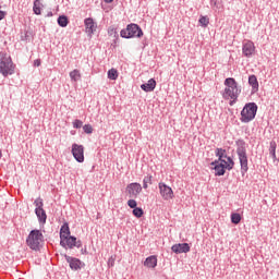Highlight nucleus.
<instances>
[{
  "mask_svg": "<svg viewBox=\"0 0 279 279\" xmlns=\"http://www.w3.org/2000/svg\"><path fill=\"white\" fill-rule=\"evenodd\" d=\"M159 194L165 199V202H169V199H173V189L171 186L167 185L166 183L160 182L158 184Z\"/></svg>",
  "mask_w": 279,
  "mask_h": 279,
  "instance_id": "obj_9",
  "label": "nucleus"
},
{
  "mask_svg": "<svg viewBox=\"0 0 279 279\" xmlns=\"http://www.w3.org/2000/svg\"><path fill=\"white\" fill-rule=\"evenodd\" d=\"M242 53L245 58H252L256 53V46L252 40H247L242 46Z\"/></svg>",
  "mask_w": 279,
  "mask_h": 279,
  "instance_id": "obj_11",
  "label": "nucleus"
},
{
  "mask_svg": "<svg viewBox=\"0 0 279 279\" xmlns=\"http://www.w3.org/2000/svg\"><path fill=\"white\" fill-rule=\"evenodd\" d=\"M36 208H35V215H37V218L39 220V223H47V213L45 211V209L43 208L44 203H43V198H37L34 202Z\"/></svg>",
  "mask_w": 279,
  "mask_h": 279,
  "instance_id": "obj_8",
  "label": "nucleus"
},
{
  "mask_svg": "<svg viewBox=\"0 0 279 279\" xmlns=\"http://www.w3.org/2000/svg\"><path fill=\"white\" fill-rule=\"evenodd\" d=\"M239 159H240V165L244 173L247 171V156L245 155V151L241 150L239 151Z\"/></svg>",
  "mask_w": 279,
  "mask_h": 279,
  "instance_id": "obj_17",
  "label": "nucleus"
},
{
  "mask_svg": "<svg viewBox=\"0 0 279 279\" xmlns=\"http://www.w3.org/2000/svg\"><path fill=\"white\" fill-rule=\"evenodd\" d=\"M85 32L88 34V36H93L95 32H97V24H95V21L90 17L85 19Z\"/></svg>",
  "mask_w": 279,
  "mask_h": 279,
  "instance_id": "obj_14",
  "label": "nucleus"
},
{
  "mask_svg": "<svg viewBox=\"0 0 279 279\" xmlns=\"http://www.w3.org/2000/svg\"><path fill=\"white\" fill-rule=\"evenodd\" d=\"M241 95V87H239V83H236V80L232 77H228L225 80V90L222 92L223 99H231L230 106L236 99H239V96Z\"/></svg>",
  "mask_w": 279,
  "mask_h": 279,
  "instance_id": "obj_2",
  "label": "nucleus"
},
{
  "mask_svg": "<svg viewBox=\"0 0 279 279\" xmlns=\"http://www.w3.org/2000/svg\"><path fill=\"white\" fill-rule=\"evenodd\" d=\"M108 34H109V36L117 37V28H114V26H110L108 28Z\"/></svg>",
  "mask_w": 279,
  "mask_h": 279,
  "instance_id": "obj_34",
  "label": "nucleus"
},
{
  "mask_svg": "<svg viewBox=\"0 0 279 279\" xmlns=\"http://www.w3.org/2000/svg\"><path fill=\"white\" fill-rule=\"evenodd\" d=\"M142 191L143 186L141 183H131L126 186V193L130 197H138Z\"/></svg>",
  "mask_w": 279,
  "mask_h": 279,
  "instance_id": "obj_12",
  "label": "nucleus"
},
{
  "mask_svg": "<svg viewBox=\"0 0 279 279\" xmlns=\"http://www.w3.org/2000/svg\"><path fill=\"white\" fill-rule=\"evenodd\" d=\"M34 66H40V59H36L34 61Z\"/></svg>",
  "mask_w": 279,
  "mask_h": 279,
  "instance_id": "obj_37",
  "label": "nucleus"
},
{
  "mask_svg": "<svg viewBox=\"0 0 279 279\" xmlns=\"http://www.w3.org/2000/svg\"><path fill=\"white\" fill-rule=\"evenodd\" d=\"M122 38H142L143 29L137 24H129L125 29L120 32Z\"/></svg>",
  "mask_w": 279,
  "mask_h": 279,
  "instance_id": "obj_6",
  "label": "nucleus"
},
{
  "mask_svg": "<svg viewBox=\"0 0 279 279\" xmlns=\"http://www.w3.org/2000/svg\"><path fill=\"white\" fill-rule=\"evenodd\" d=\"M0 158H1V153H0Z\"/></svg>",
  "mask_w": 279,
  "mask_h": 279,
  "instance_id": "obj_39",
  "label": "nucleus"
},
{
  "mask_svg": "<svg viewBox=\"0 0 279 279\" xmlns=\"http://www.w3.org/2000/svg\"><path fill=\"white\" fill-rule=\"evenodd\" d=\"M105 1V3H112V1H114V0H104Z\"/></svg>",
  "mask_w": 279,
  "mask_h": 279,
  "instance_id": "obj_38",
  "label": "nucleus"
},
{
  "mask_svg": "<svg viewBox=\"0 0 279 279\" xmlns=\"http://www.w3.org/2000/svg\"><path fill=\"white\" fill-rule=\"evenodd\" d=\"M198 23L202 27H206L210 24V19L208 16L201 15Z\"/></svg>",
  "mask_w": 279,
  "mask_h": 279,
  "instance_id": "obj_21",
  "label": "nucleus"
},
{
  "mask_svg": "<svg viewBox=\"0 0 279 279\" xmlns=\"http://www.w3.org/2000/svg\"><path fill=\"white\" fill-rule=\"evenodd\" d=\"M248 84L250 86H252L253 88H258V78H256V75H251L248 77Z\"/></svg>",
  "mask_w": 279,
  "mask_h": 279,
  "instance_id": "obj_23",
  "label": "nucleus"
},
{
  "mask_svg": "<svg viewBox=\"0 0 279 279\" xmlns=\"http://www.w3.org/2000/svg\"><path fill=\"white\" fill-rule=\"evenodd\" d=\"M171 250L174 254H187V252H191V246L189 243H179L172 245Z\"/></svg>",
  "mask_w": 279,
  "mask_h": 279,
  "instance_id": "obj_13",
  "label": "nucleus"
},
{
  "mask_svg": "<svg viewBox=\"0 0 279 279\" xmlns=\"http://www.w3.org/2000/svg\"><path fill=\"white\" fill-rule=\"evenodd\" d=\"M66 236H71V229L69 228V223H64L60 229V241L65 239Z\"/></svg>",
  "mask_w": 279,
  "mask_h": 279,
  "instance_id": "obj_19",
  "label": "nucleus"
},
{
  "mask_svg": "<svg viewBox=\"0 0 279 279\" xmlns=\"http://www.w3.org/2000/svg\"><path fill=\"white\" fill-rule=\"evenodd\" d=\"M26 244L31 250L38 252V250L45 245V235H43V232L38 229L32 230L26 238Z\"/></svg>",
  "mask_w": 279,
  "mask_h": 279,
  "instance_id": "obj_3",
  "label": "nucleus"
},
{
  "mask_svg": "<svg viewBox=\"0 0 279 279\" xmlns=\"http://www.w3.org/2000/svg\"><path fill=\"white\" fill-rule=\"evenodd\" d=\"M151 180H153L151 174L146 175L143 180V189H148L149 187L148 184H151Z\"/></svg>",
  "mask_w": 279,
  "mask_h": 279,
  "instance_id": "obj_27",
  "label": "nucleus"
},
{
  "mask_svg": "<svg viewBox=\"0 0 279 279\" xmlns=\"http://www.w3.org/2000/svg\"><path fill=\"white\" fill-rule=\"evenodd\" d=\"M71 154L76 162H84V145L72 144Z\"/></svg>",
  "mask_w": 279,
  "mask_h": 279,
  "instance_id": "obj_10",
  "label": "nucleus"
},
{
  "mask_svg": "<svg viewBox=\"0 0 279 279\" xmlns=\"http://www.w3.org/2000/svg\"><path fill=\"white\" fill-rule=\"evenodd\" d=\"M128 206L130 207V208H136V206H138V204L136 203V201L135 199H129L128 201Z\"/></svg>",
  "mask_w": 279,
  "mask_h": 279,
  "instance_id": "obj_35",
  "label": "nucleus"
},
{
  "mask_svg": "<svg viewBox=\"0 0 279 279\" xmlns=\"http://www.w3.org/2000/svg\"><path fill=\"white\" fill-rule=\"evenodd\" d=\"M70 77L72 82H80L82 80V73H80V70H73L70 72Z\"/></svg>",
  "mask_w": 279,
  "mask_h": 279,
  "instance_id": "obj_20",
  "label": "nucleus"
},
{
  "mask_svg": "<svg viewBox=\"0 0 279 279\" xmlns=\"http://www.w3.org/2000/svg\"><path fill=\"white\" fill-rule=\"evenodd\" d=\"M61 247L65 250H73V247H82V241L77 240V238L73 235H68L60 240Z\"/></svg>",
  "mask_w": 279,
  "mask_h": 279,
  "instance_id": "obj_7",
  "label": "nucleus"
},
{
  "mask_svg": "<svg viewBox=\"0 0 279 279\" xmlns=\"http://www.w3.org/2000/svg\"><path fill=\"white\" fill-rule=\"evenodd\" d=\"M7 12L5 11H1L0 10V21H3V19H5V16H7Z\"/></svg>",
  "mask_w": 279,
  "mask_h": 279,
  "instance_id": "obj_36",
  "label": "nucleus"
},
{
  "mask_svg": "<svg viewBox=\"0 0 279 279\" xmlns=\"http://www.w3.org/2000/svg\"><path fill=\"white\" fill-rule=\"evenodd\" d=\"M83 130H84L85 134H93V125H90V124H85L83 126Z\"/></svg>",
  "mask_w": 279,
  "mask_h": 279,
  "instance_id": "obj_31",
  "label": "nucleus"
},
{
  "mask_svg": "<svg viewBox=\"0 0 279 279\" xmlns=\"http://www.w3.org/2000/svg\"><path fill=\"white\" fill-rule=\"evenodd\" d=\"M158 265V258L156 256H149L144 262V266L148 267L149 269H154Z\"/></svg>",
  "mask_w": 279,
  "mask_h": 279,
  "instance_id": "obj_18",
  "label": "nucleus"
},
{
  "mask_svg": "<svg viewBox=\"0 0 279 279\" xmlns=\"http://www.w3.org/2000/svg\"><path fill=\"white\" fill-rule=\"evenodd\" d=\"M65 260L69 263L70 268L73 269V271H77V269H82V260L71 257L69 255H65Z\"/></svg>",
  "mask_w": 279,
  "mask_h": 279,
  "instance_id": "obj_15",
  "label": "nucleus"
},
{
  "mask_svg": "<svg viewBox=\"0 0 279 279\" xmlns=\"http://www.w3.org/2000/svg\"><path fill=\"white\" fill-rule=\"evenodd\" d=\"M119 77V72L117 71V69H110L108 71V78L109 80H117Z\"/></svg>",
  "mask_w": 279,
  "mask_h": 279,
  "instance_id": "obj_24",
  "label": "nucleus"
},
{
  "mask_svg": "<svg viewBox=\"0 0 279 279\" xmlns=\"http://www.w3.org/2000/svg\"><path fill=\"white\" fill-rule=\"evenodd\" d=\"M116 260H117V255H112L111 257H109L108 267H114Z\"/></svg>",
  "mask_w": 279,
  "mask_h": 279,
  "instance_id": "obj_33",
  "label": "nucleus"
},
{
  "mask_svg": "<svg viewBox=\"0 0 279 279\" xmlns=\"http://www.w3.org/2000/svg\"><path fill=\"white\" fill-rule=\"evenodd\" d=\"M257 111H258V106H256V104L254 102L246 104L241 111L242 123H250V121H254Z\"/></svg>",
  "mask_w": 279,
  "mask_h": 279,
  "instance_id": "obj_5",
  "label": "nucleus"
},
{
  "mask_svg": "<svg viewBox=\"0 0 279 279\" xmlns=\"http://www.w3.org/2000/svg\"><path fill=\"white\" fill-rule=\"evenodd\" d=\"M231 223H234L235 226L241 223V214H231Z\"/></svg>",
  "mask_w": 279,
  "mask_h": 279,
  "instance_id": "obj_26",
  "label": "nucleus"
},
{
  "mask_svg": "<svg viewBox=\"0 0 279 279\" xmlns=\"http://www.w3.org/2000/svg\"><path fill=\"white\" fill-rule=\"evenodd\" d=\"M133 215L134 217H136L137 219H141V217H143V215H145V211H143V208L141 207H135L133 209Z\"/></svg>",
  "mask_w": 279,
  "mask_h": 279,
  "instance_id": "obj_25",
  "label": "nucleus"
},
{
  "mask_svg": "<svg viewBox=\"0 0 279 279\" xmlns=\"http://www.w3.org/2000/svg\"><path fill=\"white\" fill-rule=\"evenodd\" d=\"M15 65L12 62V58L8 53H2L0 59V73L8 77V75H13Z\"/></svg>",
  "mask_w": 279,
  "mask_h": 279,
  "instance_id": "obj_4",
  "label": "nucleus"
},
{
  "mask_svg": "<svg viewBox=\"0 0 279 279\" xmlns=\"http://www.w3.org/2000/svg\"><path fill=\"white\" fill-rule=\"evenodd\" d=\"M270 154L274 159H276V142L270 143Z\"/></svg>",
  "mask_w": 279,
  "mask_h": 279,
  "instance_id": "obj_32",
  "label": "nucleus"
},
{
  "mask_svg": "<svg viewBox=\"0 0 279 279\" xmlns=\"http://www.w3.org/2000/svg\"><path fill=\"white\" fill-rule=\"evenodd\" d=\"M34 13L35 14H40V1L36 0L34 2V7H33Z\"/></svg>",
  "mask_w": 279,
  "mask_h": 279,
  "instance_id": "obj_28",
  "label": "nucleus"
},
{
  "mask_svg": "<svg viewBox=\"0 0 279 279\" xmlns=\"http://www.w3.org/2000/svg\"><path fill=\"white\" fill-rule=\"evenodd\" d=\"M58 25H60V27H66V25H69V19L64 15L59 16Z\"/></svg>",
  "mask_w": 279,
  "mask_h": 279,
  "instance_id": "obj_22",
  "label": "nucleus"
},
{
  "mask_svg": "<svg viewBox=\"0 0 279 279\" xmlns=\"http://www.w3.org/2000/svg\"><path fill=\"white\" fill-rule=\"evenodd\" d=\"M221 3H223L222 0H210V4L214 7V8H217L219 10V8H221Z\"/></svg>",
  "mask_w": 279,
  "mask_h": 279,
  "instance_id": "obj_29",
  "label": "nucleus"
},
{
  "mask_svg": "<svg viewBox=\"0 0 279 279\" xmlns=\"http://www.w3.org/2000/svg\"><path fill=\"white\" fill-rule=\"evenodd\" d=\"M216 156L218 157V161L211 162V165H215L214 169L216 175H225L226 169L230 171L234 168V161L232 158L228 157L226 149L217 148Z\"/></svg>",
  "mask_w": 279,
  "mask_h": 279,
  "instance_id": "obj_1",
  "label": "nucleus"
},
{
  "mask_svg": "<svg viewBox=\"0 0 279 279\" xmlns=\"http://www.w3.org/2000/svg\"><path fill=\"white\" fill-rule=\"evenodd\" d=\"M72 125L75 130H80V128H82V125H84V122H82V120H74Z\"/></svg>",
  "mask_w": 279,
  "mask_h": 279,
  "instance_id": "obj_30",
  "label": "nucleus"
},
{
  "mask_svg": "<svg viewBox=\"0 0 279 279\" xmlns=\"http://www.w3.org/2000/svg\"><path fill=\"white\" fill-rule=\"evenodd\" d=\"M141 88L145 93H151L156 88V80L150 78L146 84H142Z\"/></svg>",
  "mask_w": 279,
  "mask_h": 279,
  "instance_id": "obj_16",
  "label": "nucleus"
}]
</instances>
